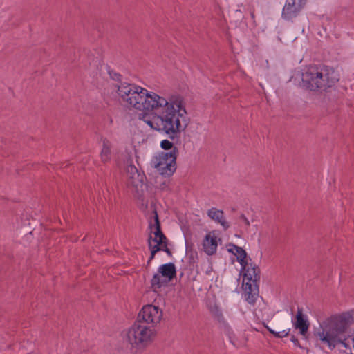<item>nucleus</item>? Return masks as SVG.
Returning a JSON list of instances; mask_svg holds the SVG:
<instances>
[{
	"mask_svg": "<svg viewBox=\"0 0 354 354\" xmlns=\"http://www.w3.org/2000/svg\"><path fill=\"white\" fill-rule=\"evenodd\" d=\"M148 111H154L152 120L149 115L145 113L139 114V119L143 120L151 129L166 135L171 140L179 138L181 132H183L189 124V119L180 97H172L167 100L158 95Z\"/></svg>",
	"mask_w": 354,
	"mask_h": 354,
	"instance_id": "nucleus-1",
	"label": "nucleus"
},
{
	"mask_svg": "<svg viewBox=\"0 0 354 354\" xmlns=\"http://www.w3.org/2000/svg\"><path fill=\"white\" fill-rule=\"evenodd\" d=\"M353 322V315L349 312L332 315L320 324L319 328L314 332V335L330 350L341 346L351 351L349 341L351 336L346 333Z\"/></svg>",
	"mask_w": 354,
	"mask_h": 354,
	"instance_id": "nucleus-2",
	"label": "nucleus"
},
{
	"mask_svg": "<svg viewBox=\"0 0 354 354\" xmlns=\"http://www.w3.org/2000/svg\"><path fill=\"white\" fill-rule=\"evenodd\" d=\"M122 104L139 111H148L158 94L132 83L115 84Z\"/></svg>",
	"mask_w": 354,
	"mask_h": 354,
	"instance_id": "nucleus-3",
	"label": "nucleus"
},
{
	"mask_svg": "<svg viewBox=\"0 0 354 354\" xmlns=\"http://www.w3.org/2000/svg\"><path fill=\"white\" fill-rule=\"evenodd\" d=\"M338 81V74L325 65H310L302 74L301 78L302 86L313 91H326Z\"/></svg>",
	"mask_w": 354,
	"mask_h": 354,
	"instance_id": "nucleus-4",
	"label": "nucleus"
},
{
	"mask_svg": "<svg viewBox=\"0 0 354 354\" xmlns=\"http://www.w3.org/2000/svg\"><path fill=\"white\" fill-rule=\"evenodd\" d=\"M156 335L155 328L145 326L136 320L133 324L128 328L124 336V341L129 346L133 351H142L149 346Z\"/></svg>",
	"mask_w": 354,
	"mask_h": 354,
	"instance_id": "nucleus-5",
	"label": "nucleus"
},
{
	"mask_svg": "<svg viewBox=\"0 0 354 354\" xmlns=\"http://www.w3.org/2000/svg\"><path fill=\"white\" fill-rule=\"evenodd\" d=\"M178 149L174 147L170 151H162L155 156L151 160V166L156 169L160 174L165 177H169L176 170V158Z\"/></svg>",
	"mask_w": 354,
	"mask_h": 354,
	"instance_id": "nucleus-6",
	"label": "nucleus"
},
{
	"mask_svg": "<svg viewBox=\"0 0 354 354\" xmlns=\"http://www.w3.org/2000/svg\"><path fill=\"white\" fill-rule=\"evenodd\" d=\"M261 279L260 269L255 264L250 263V266L243 273V286H245V300L250 304H254L259 295L257 283Z\"/></svg>",
	"mask_w": 354,
	"mask_h": 354,
	"instance_id": "nucleus-7",
	"label": "nucleus"
},
{
	"mask_svg": "<svg viewBox=\"0 0 354 354\" xmlns=\"http://www.w3.org/2000/svg\"><path fill=\"white\" fill-rule=\"evenodd\" d=\"M176 274V269L174 263L169 262L159 266L158 273L151 279V287L154 289L165 286Z\"/></svg>",
	"mask_w": 354,
	"mask_h": 354,
	"instance_id": "nucleus-8",
	"label": "nucleus"
},
{
	"mask_svg": "<svg viewBox=\"0 0 354 354\" xmlns=\"http://www.w3.org/2000/svg\"><path fill=\"white\" fill-rule=\"evenodd\" d=\"M162 316V311L159 307L149 304L142 308L137 316L136 321L155 328V326L160 322Z\"/></svg>",
	"mask_w": 354,
	"mask_h": 354,
	"instance_id": "nucleus-9",
	"label": "nucleus"
},
{
	"mask_svg": "<svg viewBox=\"0 0 354 354\" xmlns=\"http://www.w3.org/2000/svg\"><path fill=\"white\" fill-rule=\"evenodd\" d=\"M306 0H286L282 9L281 17L290 21L297 17L304 9Z\"/></svg>",
	"mask_w": 354,
	"mask_h": 354,
	"instance_id": "nucleus-10",
	"label": "nucleus"
},
{
	"mask_svg": "<svg viewBox=\"0 0 354 354\" xmlns=\"http://www.w3.org/2000/svg\"><path fill=\"white\" fill-rule=\"evenodd\" d=\"M148 229L152 230L154 234L153 241L164 243L165 241H167L166 236L161 230L158 214L155 207L152 210V215L149 218Z\"/></svg>",
	"mask_w": 354,
	"mask_h": 354,
	"instance_id": "nucleus-11",
	"label": "nucleus"
},
{
	"mask_svg": "<svg viewBox=\"0 0 354 354\" xmlns=\"http://www.w3.org/2000/svg\"><path fill=\"white\" fill-rule=\"evenodd\" d=\"M292 324L296 329L299 330V333L306 339V335L308 333L309 328V322L306 315L303 314V308H297V314L295 320H292Z\"/></svg>",
	"mask_w": 354,
	"mask_h": 354,
	"instance_id": "nucleus-12",
	"label": "nucleus"
},
{
	"mask_svg": "<svg viewBox=\"0 0 354 354\" xmlns=\"http://www.w3.org/2000/svg\"><path fill=\"white\" fill-rule=\"evenodd\" d=\"M207 214L212 220L219 223L224 230H227L230 227L229 222L225 220L223 210L212 207Z\"/></svg>",
	"mask_w": 354,
	"mask_h": 354,
	"instance_id": "nucleus-13",
	"label": "nucleus"
},
{
	"mask_svg": "<svg viewBox=\"0 0 354 354\" xmlns=\"http://www.w3.org/2000/svg\"><path fill=\"white\" fill-rule=\"evenodd\" d=\"M203 250L208 256L214 255L217 250L218 243L216 237L212 236L211 233L206 234L203 242Z\"/></svg>",
	"mask_w": 354,
	"mask_h": 354,
	"instance_id": "nucleus-14",
	"label": "nucleus"
},
{
	"mask_svg": "<svg viewBox=\"0 0 354 354\" xmlns=\"http://www.w3.org/2000/svg\"><path fill=\"white\" fill-rule=\"evenodd\" d=\"M111 143L107 139L102 140V147L100 152V159L103 163H107L111 160Z\"/></svg>",
	"mask_w": 354,
	"mask_h": 354,
	"instance_id": "nucleus-15",
	"label": "nucleus"
},
{
	"mask_svg": "<svg viewBox=\"0 0 354 354\" xmlns=\"http://www.w3.org/2000/svg\"><path fill=\"white\" fill-rule=\"evenodd\" d=\"M127 174L129 178L131 179V184L133 185L143 181L144 174H140L133 165L131 164L127 167Z\"/></svg>",
	"mask_w": 354,
	"mask_h": 354,
	"instance_id": "nucleus-16",
	"label": "nucleus"
},
{
	"mask_svg": "<svg viewBox=\"0 0 354 354\" xmlns=\"http://www.w3.org/2000/svg\"><path fill=\"white\" fill-rule=\"evenodd\" d=\"M232 246L235 249L234 255L236 257L237 261H242L243 259L247 258V252L243 248L236 245H232Z\"/></svg>",
	"mask_w": 354,
	"mask_h": 354,
	"instance_id": "nucleus-17",
	"label": "nucleus"
},
{
	"mask_svg": "<svg viewBox=\"0 0 354 354\" xmlns=\"http://www.w3.org/2000/svg\"><path fill=\"white\" fill-rule=\"evenodd\" d=\"M108 74L109 75L111 79L118 82L117 84L127 83V82L123 81V77L121 74L113 70H111L109 67L108 68Z\"/></svg>",
	"mask_w": 354,
	"mask_h": 354,
	"instance_id": "nucleus-18",
	"label": "nucleus"
},
{
	"mask_svg": "<svg viewBox=\"0 0 354 354\" xmlns=\"http://www.w3.org/2000/svg\"><path fill=\"white\" fill-rule=\"evenodd\" d=\"M160 147L162 149L165 150H172L175 147L174 146L173 142H170L168 140H163L160 142Z\"/></svg>",
	"mask_w": 354,
	"mask_h": 354,
	"instance_id": "nucleus-19",
	"label": "nucleus"
},
{
	"mask_svg": "<svg viewBox=\"0 0 354 354\" xmlns=\"http://www.w3.org/2000/svg\"><path fill=\"white\" fill-rule=\"evenodd\" d=\"M154 242L156 243V245L149 244V245H148V247L150 250V252L157 253V252L161 251V245H162V243H160L159 241H154Z\"/></svg>",
	"mask_w": 354,
	"mask_h": 354,
	"instance_id": "nucleus-20",
	"label": "nucleus"
},
{
	"mask_svg": "<svg viewBox=\"0 0 354 354\" xmlns=\"http://www.w3.org/2000/svg\"><path fill=\"white\" fill-rule=\"evenodd\" d=\"M290 330V329H288V330H283L279 331V332L275 331L273 335L277 338H282V337L288 336L289 335Z\"/></svg>",
	"mask_w": 354,
	"mask_h": 354,
	"instance_id": "nucleus-21",
	"label": "nucleus"
},
{
	"mask_svg": "<svg viewBox=\"0 0 354 354\" xmlns=\"http://www.w3.org/2000/svg\"><path fill=\"white\" fill-rule=\"evenodd\" d=\"M161 250L164 251L169 257L172 256V252L167 247V241H165L161 245Z\"/></svg>",
	"mask_w": 354,
	"mask_h": 354,
	"instance_id": "nucleus-22",
	"label": "nucleus"
},
{
	"mask_svg": "<svg viewBox=\"0 0 354 354\" xmlns=\"http://www.w3.org/2000/svg\"><path fill=\"white\" fill-rule=\"evenodd\" d=\"M238 262L240 263V265L241 266V272H243L244 273V272L247 270L248 267L250 266V264L248 263V262L247 261V258L243 259L242 261H240Z\"/></svg>",
	"mask_w": 354,
	"mask_h": 354,
	"instance_id": "nucleus-23",
	"label": "nucleus"
},
{
	"mask_svg": "<svg viewBox=\"0 0 354 354\" xmlns=\"http://www.w3.org/2000/svg\"><path fill=\"white\" fill-rule=\"evenodd\" d=\"M290 341L294 344V345L299 348H303V346L299 344L297 338L295 337V335H292L290 338Z\"/></svg>",
	"mask_w": 354,
	"mask_h": 354,
	"instance_id": "nucleus-24",
	"label": "nucleus"
},
{
	"mask_svg": "<svg viewBox=\"0 0 354 354\" xmlns=\"http://www.w3.org/2000/svg\"><path fill=\"white\" fill-rule=\"evenodd\" d=\"M232 245H234V244L232 243H229L228 244H227V248L228 252L232 253V254H234V252H235V249H234V248H233L232 246Z\"/></svg>",
	"mask_w": 354,
	"mask_h": 354,
	"instance_id": "nucleus-25",
	"label": "nucleus"
},
{
	"mask_svg": "<svg viewBox=\"0 0 354 354\" xmlns=\"http://www.w3.org/2000/svg\"><path fill=\"white\" fill-rule=\"evenodd\" d=\"M239 218H240V219H241L245 223V224L247 226L250 225V221L248 219V218L245 216V214H241Z\"/></svg>",
	"mask_w": 354,
	"mask_h": 354,
	"instance_id": "nucleus-26",
	"label": "nucleus"
},
{
	"mask_svg": "<svg viewBox=\"0 0 354 354\" xmlns=\"http://www.w3.org/2000/svg\"><path fill=\"white\" fill-rule=\"evenodd\" d=\"M153 231L150 230L149 233V236L147 238V245H149V244H152V242H153V237L152 236Z\"/></svg>",
	"mask_w": 354,
	"mask_h": 354,
	"instance_id": "nucleus-27",
	"label": "nucleus"
},
{
	"mask_svg": "<svg viewBox=\"0 0 354 354\" xmlns=\"http://www.w3.org/2000/svg\"><path fill=\"white\" fill-rule=\"evenodd\" d=\"M151 252L150 257H149V259L147 260V266L150 265L151 261L155 258V255L156 254V253L153 252Z\"/></svg>",
	"mask_w": 354,
	"mask_h": 354,
	"instance_id": "nucleus-28",
	"label": "nucleus"
},
{
	"mask_svg": "<svg viewBox=\"0 0 354 354\" xmlns=\"http://www.w3.org/2000/svg\"><path fill=\"white\" fill-rule=\"evenodd\" d=\"M265 327L268 330V332L272 335H274V330L273 329H272L271 328H270L268 325H265Z\"/></svg>",
	"mask_w": 354,
	"mask_h": 354,
	"instance_id": "nucleus-29",
	"label": "nucleus"
},
{
	"mask_svg": "<svg viewBox=\"0 0 354 354\" xmlns=\"http://www.w3.org/2000/svg\"><path fill=\"white\" fill-rule=\"evenodd\" d=\"M230 342L233 344V345H235L234 342H233V340L232 339V337H230Z\"/></svg>",
	"mask_w": 354,
	"mask_h": 354,
	"instance_id": "nucleus-30",
	"label": "nucleus"
}]
</instances>
